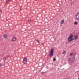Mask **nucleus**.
<instances>
[{
	"label": "nucleus",
	"instance_id": "f257e3e1",
	"mask_svg": "<svg viewBox=\"0 0 79 79\" xmlns=\"http://www.w3.org/2000/svg\"><path fill=\"white\" fill-rule=\"evenodd\" d=\"M73 35L72 34H70L68 37V40L69 42H71L73 40H74V39H73Z\"/></svg>",
	"mask_w": 79,
	"mask_h": 79
},
{
	"label": "nucleus",
	"instance_id": "f03ea898",
	"mask_svg": "<svg viewBox=\"0 0 79 79\" xmlns=\"http://www.w3.org/2000/svg\"><path fill=\"white\" fill-rule=\"evenodd\" d=\"M53 50H54V49H51L50 51V52L48 55L49 57H52V56H53Z\"/></svg>",
	"mask_w": 79,
	"mask_h": 79
},
{
	"label": "nucleus",
	"instance_id": "7ed1b4c3",
	"mask_svg": "<svg viewBox=\"0 0 79 79\" xmlns=\"http://www.w3.org/2000/svg\"><path fill=\"white\" fill-rule=\"evenodd\" d=\"M27 58L26 57L24 58V59H23V62L24 64H25V63H27Z\"/></svg>",
	"mask_w": 79,
	"mask_h": 79
},
{
	"label": "nucleus",
	"instance_id": "20e7f679",
	"mask_svg": "<svg viewBox=\"0 0 79 79\" xmlns=\"http://www.w3.org/2000/svg\"><path fill=\"white\" fill-rule=\"evenodd\" d=\"M76 19L79 21V13H78L76 16Z\"/></svg>",
	"mask_w": 79,
	"mask_h": 79
},
{
	"label": "nucleus",
	"instance_id": "39448f33",
	"mask_svg": "<svg viewBox=\"0 0 79 79\" xmlns=\"http://www.w3.org/2000/svg\"><path fill=\"white\" fill-rule=\"evenodd\" d=\"M69 61H73V58L72 57V58H69Z\"/></svg>",
	"mask_w": 79,
	"mask_h": 79
},
{
	"label": "nucleus",
	"instance_id": "423d86ee",
	"mask_svg": "<svg viewBox=\"0 0 79 79\" xmlns=\"http://www.w3.org/2000/svg\"><path fill=\"white\" fill-rule=\"evenodd\" d=\"M16 40V37H13L12 38V40L13 42H15Z\"/></svg>",
	"mask_w": 79,
	"mask_h": 79
},
{
	"label": "nucleus",
	"instance_id": "0eeeda50",
	"mask_svg": "<svg viewBox=\"0 0 79 79\" xmlns=\"http://www.w3.org/2000/svg\"><path fill=\"white\" fill-rule=\"evenodd\" d=\"M64 19H63L61 20V21L60 22V23L61 24H63V23H64Z\"/></svg>",
	"mask_w": 79,
	"mask_h": 79
},
{
	"label": "nucleus",
	"instance_id": "6e6552de",
	"mask_svg": "<svg viewBox=\"0 0 79 79\" xmlns=\"http://www.w3.org/2000/svg\"><path fill=\"white\" fill-rule=\"evenodd\" d=\"M78 36L77 35H75V39H73V40H74L77 39H78Z\"/></svg>",
	"mask_w": 79,
	"mask_h": 79
},
{
	"label": "nucleus",
	"instance_id": "1a4fd4ad",
	"mask_svg": "<svg viewBox=\"0 0 79 79\" xmlns=\"http://www.w3.org/2000/svg\"><path fill=\"white\" fill-rule=\"evenodd\" d=\"M38 17H39L40 18V17H42V15H41V14H40L38 15Z\"/></svg>",
	"mask_w": 79,
	"mask_h": 79
},
{
	"label": "nucleus",
	"instance_id": "9d476101",
	"mask_svg": "<svg viewBox=\"0 0 79 79\" xmlns=\"http://www.w3.org/2000/svg\"><path fill=\"white\" fill-rule=\"evenodd\" d=\"M4 37L5 39H6V38L7 37V35H4Z\"/></svg>",
	"mask_w": 79,
	"mask_h": 79
},
{
	"label": "nucleus",
	"instance_id": "9b49d317",
	"mask_svg": "<svg viewBox=\"0 0 79 79\" xmlns=\"http://www.w3.org/2000/svg\"><path fill=\"white\" fill-rule=\"evenodd\" d=\"M74 24L75 25H77V22L76 21L74 22Z\"/></svg>",
	"mask_w": 79,
	"mask_h": 79
},
{
	"label": "nucleus",
	"instance_id": "f8f14e48",
	"mask_svg": "<svg viewBox=\"0 0 79 79\" xmlns=\"http://www.w3.org/2000/svg\"><path fill=\"white\" fill-rule=\"evenodd\" d=\"M6 59V57L4 56V57H3V60H5Z\"/></svg>",
	"mask_w": 79,
	"mask_h": 79
},
{
	"label": "nucleus",
	"instance_id": "ddd939ff",
	"mask_svg": "<svg viewBox=\"0 0 79 79\" xmlns=\"http://www.w3.org/2000/svg\"><path fill=\"white\" fill-rule=\"evenodd\" d=\"M65 53H66V52H65V51H64L63 52V55H64V54Z\"/></svg>",
	"mask_w": 79,
	"mask_h": 79
},
{
	"label": "nucleus",
	"instance_id": "4468645a",
	"mask_svg": "<svg viewBox=\"0 0 79 79\" xmlns=\"http://www.w3.org/2000/svg\"><path fill=\"white\" fill-rule=\"evenodd\" d=\"M53 61H56V58H54L53 59Z\"/></svg>",
	"mask_w": 79,
	"mask_h": 79
},
{
	"label": "nucleus",
	"instance_id": "2eb2a0df",
	"mask_svg": "<svg viewBox=\"0 0 79 79\" xmlns=\"http://www.w3.org/2000/svg\"><path fill=\"white\" fill-rule=\"evenodd\" d=\"M11 0H6V2H10V1H11Z\"/></svg>",
	"mask_w": 79,
	"mask_h": 79
},
{
	"label": "nucleus",
	"instance_id": "dca6fc26",
	"mask_svg": "<svg viewBox=\"0 0 79 79\" xmlns=\"http://www.w3.org/2000/svg\"><path fill=\"white\" fill-rule=\"evenodd\" d=\"M2 66V63H0V67H1Z\"/></svg>",
	"mask_w": 79,
	"mask_h": 79
},
{
	"label": "nucleus",
	"instance_id": "f3484780",
	"mask_svg": "<svg viewBox=\"0 0 79 79\" xmlns=\"http://www.w3.org/2000/svg\"><path fill=\"white\" fill-rule=\"evenodd\" d=\"M31 19H30V20H28V22H30V21H31Z\"/></svg>",
	"mask_w": 79,
	"mask_h": 79
},
{
	"label": "nucleus",
	"instance_id": "a211bd4d",
	"mask_svg": "<svg viewBox=\"0 0 79 79\" xmlns=\"http://www.w3.org/2000/svg\"><path fill=\"white\" fill-rule=\"evenodd\" d=\"M72 55L73 54H72V53H71L70 54L69 56H72Z\"/></svg>",
	"mask_w": 79,
	"mask_h": 79
},
{
	"label": "nucleus",
	"instance_id": "6ab92c4d",
	"mask_svg": "<svg viewBox=\"0 0 79 79\" xmlns=\"http://www.w3.org/2000/svg\"><path fill=\"white\" fill-rule=\"evenodd\" d=\"M36 40L38 42V43H39V40Z\"/></svg>",
	"mask_w": 79,
	"mask_h": 79
},
{
	"label": "nucleus",
	"instance_id": "aec40b11",
	"mask_svg": "<svg viewBox=\"0 0 79 79\" xmlns=\"http://www.w3.org/2000/svg\"><path fill=\"white\" fill-rule=\"evenodd\" d=\"M45 73V72H42V73H41V74H43V73Z\"/></svg>",
	"mask_w": 79,
	"mask_h": 79
},
{
	"label": "nucleus",
	"instance_id": "412c9836",
	"mask_svg": "<svg viewBox=\"0 0 79 79\" xmlns=\"http://www.w3.org/2000/svg\"><path fill=\"white\" fill-rule=\"evenodd\" d=\"M2 12V10H0V13H1Z\"/></svg>",
	"mask_w": 79,
	"mask_h": 79
},
{
	"label": "nucleus",
	"instance_id": "4be33fe9",
	"mask_svg": "<svg viewBox=\"0 0 79 79\" xmlns=\"http://www.w3.org/2000/svg\"><path fill=\"white\" fill-rule=\"evenodd\" d=\"M42 45H44V44H42Z\"/></svg>",
	"mask_w": 79,
	"mask_h": 79
},
{
	"label": "nucleus",
	"instance_id": "5701e85b",
	"mask_svg": "<svg viewBox=\"0 0 79 79\" xmlns=\"http://www.w3.org/2000/svg\"><path fill=\"white\" fill-rule=\"evenodd\" d=\"M20 11H21V9H20Z\"/></svg>",
	"mask_w": 79,
	"mask_h": 79
},
{
	"label": "nucleus",
	"instance_id": "b1692460",
	"mask_svg": "<svg viewBox=\"0 0 79 79\" xmlns=\"http://www.w3.org/2000/svg\"><path fill=\"white\" fill-rule=\"evenodd\" d=\"M78 79H79V78H78Z\"/></svg>",
	"mask_w": 79,
	"mask_h": 79
}]
</instances>
